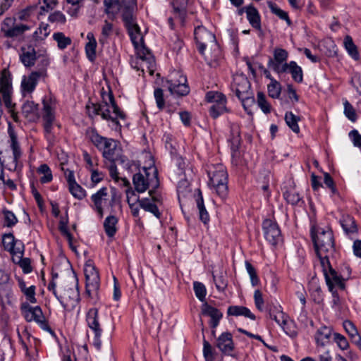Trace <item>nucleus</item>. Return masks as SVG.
<instances>
[{
	"label": "nucleus",
	"mask_w": 361,
	"mask_h": 361,
	"mask_svg": "<svg viewBox=\"0 0 361 361\" xmlns=\"http://www.w3.org/2000/svg\"><path fill=\"white\" fill-rule=\"evenodd\" d=\"M102 102L92 104V113L94 115H100L106 121H111V128L115 131H120L121 125L118 119L125 120L126 115L122 111L116 103L113 93L110 91L108 94L102 95Z\"/></svg>",
	"instance_id": "nucleus-1"
},
{
	"label": "nucleus",
	"mask_w": 361,
	"mask_h": 361,
	"mask_svg": "<svg viewBox=\"0 0 361 361\" xmlns=\"http://www.w3.org/2000/svg\"><path fill=\"white\" fill-rule=\"evenodd\" d=\"M133 182L137 192H144L150 188L149 190V197H152L154 201L161 203L163 201L162 197L156 190L159 186L158 171L156 168H149L148 169L144 168L142 172L134 174Z\"/></svg>",
	"instance_id": "nucleus-2"
},
{
	"label": "nucleus",
	"mask_w": 361,
	"mask_h": 361,
	"mask_svg": "<svg viewBox=\"0 0 361 361\" xmlns=\"http://www.w3.org/2000/svg\"><path fill=\"white\" fill-rule=\"evenodd\" d=\"M311 236L320 262L322 259H330V257H335L334 239L331 230H322L317 233H314L312 231Z\"/></svg>",
	"instance_id": "nucleus-3"
},
{
	"label": "nucleus",
	"mask_w": 361,
	"mask_h": 361,
	"mask_svg": "<svg viewBox=\"0 0 361 361\" xmlns=\"http://www.w3.org/2000/svg\"><path fill=\"white\" fill-rule=\"evenodd\" d=\"M90 140L97 149L102 152L103 157L106 159L111 162L124 161L120 156V149L115 140L103 137L94 130L91 133Z\"/></svg>",
	"instance_id": "nucleus-4"
},
{
	"label": "nucleus",
	"mask_w": 361,
	"mask_h": 361,
	"mask_svg": "<svg viewBox=\"0 0 361 361\" xmlns=\"http://www.w3.org/2000/svg\"><path fill=\"white\" fill-rule=\"evenodd\" d=\"M209 178V185L216 194L224 199L228 194V173L223 164L212 165L207 171Z\"/></svg>",
	"instance_id": "nucleus-5"
},
{
	"label": "nucleus",
	"mask_w": 361,
	"mask_h": 361,
	"mask_svg": "<svg viewBox=\"0 0 361 361\" xmlns=\"http://www.w3.org/2000/svg\"><path fill=\"white\" fill-rule=\"evenodd\" d=\"M30 27L21 23H16L13 17L6 18L1 24V32L4 37L11 39L20 38Z\"/></svg>",
	"instance_id": "nucleus-6"
},
{
	"label": "nucleus",
	"mask_w": 361,
	"mask_h": 361,
	"mask_svg": "<svg viewBox=\"0 0 361 361\" xmlns=\"http://www.w3.org/2000/svg\"><path fill=\"white\" fill-rule=\"evenodd\" d=\"M167 88L173 95L178 97L186 96L190 92V87L187 78L179 72H176L170 75V78L166 81Z\"/></svg>",
	"instance_id": "nucleus-7"
},
{
	"label": "nucleus",
	"mask_w": 361,
	"mask_h": 361,
	"mask_svg": "<svg viewBox=\"0 0 361 361\" xmlns=\"http://www.w3.org/2000/svg\"><path fill=\"white\" fill-rule=\"evenodd\" d=\"M320 264L329 291H333V290H335L336 287L341 290L344 289L345 284L343 282V278L333 269L330 260L329 259H322Z\"/></svg>",
	"instance_id": "nucleus-8"
},
{
	"label": "nucleus",
	"mask_w": 361,
	"mask_h": 361,
	"mask_svg": "<svg viewBox=\"0 0 361 361\" xmlns=\"http://www.w3.org/2000/svg\"><path fill=\"white\" fill-rule=\"evenodd\" d=\"M195 40L199 52L204 54L206 47L210 44H216V37L203 25H197L194 30Z\"/></svg>",
	"instance_id": "nucleus-9"
},
{
	"label": "nucleus",
	"mask_w": 361,
	"mask_h": 361,
	"mask_svg": "<svg viewBox=\"0 0 361 361\" xmlns=\"http://www.w3.org/2000/svg\"><path fill=\"white\" fill-rule=\"evenodd\" d=\"M86 280V293L90 296L99 288L100 279L97 269L92 261L86 262L84 268Z\"/></svg>",
	"instance_id": "nucleus-10"
},
{
	"label": "nucleus",
	"mask_w": 361,
	"mask_h": 361,
	"mask_svg": "<svg viewBox=\"0 0 361 361\" xmlns=\"http://www.w3.org/2000/svg\"><path fill=\"white\" fill-rule=\"evenodd\" d=\"M57 300L64 309H73L80 301V293L77 285L74 287H65Z\"/></svg>",
	"instance_id": "nucleus-11"
},
{
	"label": "nucleus",
	"mask_w": 361,
	"mask_h": 361,
	"mask_svg": "<svg viewBox=\"0 0 361 361\" xmlns=\"http://www.w3.org/2000/svg\"><path fill=\"white\" fill-rule=\"evenodd\" d=\"M22 310L25 311V318L27 322L35 321L40 327L50 333H53L43 314L42 309L39 306L30 307L28 305H23Z\"/></svg>",
	"instance_id": "nucleus-12"
},
{
	"label": "nucleus",
	"mask_w": 361,
	"mask_h": 361,
	"mask_svg": "<svg viewBox=\"0 0 361 361\" xmlns=\"http://www.w3.org/2000/svg\"><path fill=\"white\" fill-rule=\"evenodd\" d=\"M262 228L264 238L271 245L275 246L282 241L281 230L276 222L265 219L262 223Z\"/></svg>",
	"instance_id": "nucleus-13"
},
{
	"label": "nucleus",
	"mask_w": 361,
	"mask_h": 361,
	"mask_svg": "<svg viewBox=\"0 0 361 361\" xmlns=\"http://www.w3.org/2000/svg\"><path fill=\"white\" fill-rule=\"evenodd\" d=\"M288 53L286 50L281 48H276L274 50V57L269 58L267 66L277 74H283L284 71L283 65L287 63Z\"/></svg>",
	"instance_id": "nucleus-14"
},
{
	"label": "nucleus",
	"mask_w": 361,
	"mask_h": 361,
	"mask_svg": "<svg viewBox=\"0 0 361 361\" xmlns=\"http://www.w3.org/2000/svg\"><path fill=\"white\" fill-rule=\"evenodd\" d=\"M231 88L238 99L252 92L250 81L243 75L234 77Z\"/></svg>",
	"instance_id": "nucleus-15"
},
{
	"label": "nucleus",
	"mask_w": 361,
	"mask_h": 361,
	"mask_svg": "<svg viewBox=\"0 0 361 361\" xmlns=\"http://www.w3.org/2000/svg\"><path fill=\"white\" fill-rule=\"evenodd\" d=\"M13 281L10 274L4 270L0 269V300L6 299L8 302L12 297Z\"/></svg>",
	"instance_id": "nucleus-16"
},
{
	"label": "nucleus",
	"mask_w": 361,
	"mask_h": 361,
	"mask_svg": "<svg viewBox=\"0 0 361 361\" xmlns=\"http://www.w3.org/2000/svg\"><path fill=\"white\" fill-rule=\"evenodd\" d=\"M216 346L223 354L231 355L235 348L232 334L229 332L222 333L216 339Z\"/></svg>",
	"instance_id": "nucleus-17"
},
{
	"label": "nucleus",
	"mask_w": 361,
	"mask_h": 361,
	"mask_svg": "<svg viewBox=\"0 0 361 361\" xmlns=\"http://www.w3.org/2000/svg\"><path fill=\"white\" fill-rule=\"evenodd\" d=\"M22 114L31 122H36L40 117L39 105L32 101L25 102L21 107Z\"/></svg>",
	"instance_id": "nucleus-18"
},
{
	"label": "nucleus",
	"mask_w": 361,
	"mask_h": 361,
	"mask_svg": "<svg viewBox=\"0 0 361 361\" xmlns=\"http://www.w3.org/2000/svg\"><path fill=\"white\" fill-rule=\"evenodd\" d=\"M86 322L87 326L92 330L94 334L99 336L102 334V329L99 322L98 309L90 308L86 314Z\"/></svg>",
	"instance_id": "nucleus-19"
},
{
	"label": "nucleus",
	"mask_w": 361,
	"mask_h": 361,
	"mask_svg": "<svg viewBox=\"0 0 361 361\" xmlns=\"http://www.w3.org/2000/svg\"><path fill=\"white\" fill-rule=\"evenodd\" d=\"M150 197L151 198H138L137 202L140 208L144 209L145 212L152 214L157 219H160L161 217V213L159 212L157 204H161L162 202L159 203L157 201H154L152 197Z\"/></svg>",
	"instance_id": "nucleus-20"
},
{
	"label": "nucleus",
	"mask_w": 361,
	"mask_h": 361,
	"mask_svg": "<svg viewBox=\"0 0 361 361\" xmlns=\"http://www.w3.org/2000/svg\"><path fill=\"white\" fill-rule=\"evenodd\" d=\"M202 312L203 314L211 317L209 324L213 329H215L219 325L223 317V314L217 308L211 306L207 302L202 304Z\"/></svg>",
	"instance_id": "nucleus-21"
},
{
	"label": "nucleus",
	"mask_w": 361,
	"mask_h": 361,
	"mask_svg": "<svg viewBox=\"0 0 361 361\" xmlns=\"http://www.w3.org/2000/svg\"><path fill=\"white\" fill-rule=\"evenodd\" d=\"M188 0H173L171 5L175 18L180 20L182 26L184 25L187 16V5Z\"/></svg>",
	"instance_id": "nucleus-22"
},
{
	"label": "nucleus",
	"mask_w": 361,
	"mask_h": 361,
	"mask_svg": "<svg viewBox=\"0 0 361 361\" xmlns=\"http://www.w3.org/2000/svg\"><path fill=\"white\" fill-rule=\"evenodd\" d=\"M283 69H284L283 73H290L295 82L301 83L303 81L302 69L295 61H291L288 63H284Z\"/></svg>",
	"instance_id": "nucleus-23"
},
{
	"label": "nucleus",
	"mask_w": 361,
	"mask_h": 361,
	"mask_svg": "<svg viewBox=\"0 0 361 361\" xmlns=\"http://www.w3.org/2000/svg\"><path fill=\"white\" fill-rule=\"evenodd\" d=\"M8 133L9 135L10 147L13 152V162L16 165L18 163V159L20 158L22 152L20 150V145L18 142L17 135L12 128L11 123L8 124Z\"/></svg>",
	"instance_id": "nucleus-24"
},
{
	"label": "nucleus",
	"mask_w": 361,
	"mask_h": 361,
	"mask_svg": "<svg viewBox=\"0 0 361 361\" xmlns=\"http://www.w3.org/2000/svg\"><path fill=\"white\" fill-rule=\"evenodd\" d=\"M41 78L37 73L31 72L28 76H23L21 82V88L25 94V92L31 93L35 89V87Z\"/></svg>",
	"instance_id": "nucleus-25"
},
{
	"label": "nucleus",
	"mask_w": 361,
	"mask_h": 361,
	"mask_svg": "<svg viewBox=\"0 0 361 361\" xmlns=\"http://www.w3.org/2000/svg\"><path fill=\"white\" fill-rule=\"evenodd\" d=\"M42 104V118L43 120V127L53 126L55 121L54 110L46 99H43Z\"/></svg>",
	"instance_id": "nucleus-26"
},
{
	"label": "nucleus",
	"mask_w": 361,
	"mask_h": 361,
	"mask_svg": "<svg viewBox=\"0 0 361 361\" xmlns=\"http://www.w3.org/2000/svg\"><path fill=\"white\" fill-rule=\"evenodd\" d=\"M107 188L106 187L102 188L96 193L93 194L91 197V200L94 202L95 209L100 218L103 217L104 212L102 208V200H105L107 197Z\"/></svg>",
	"instance_id": "nucleus-27"
},
{
	"label": "nucleus",
	"mask_w": 361,
	"mask_h": 361,
	"mask_svg": "<svg viewBox=\"0 0 361 361\" xmlns=\"http://www.w3.org/2000/svg\"><path fill=\"white\" fill-rule=\"evenodd\" d=\"M247 19L250 25L257 30H261V17L257 9L252 4L248 5L247 9Z\"/></svg>",
	"instance_id": "nucleus-28"
},
{
	"label": "nucleus",
	"mask_w": 361,
	"mask_h": 361,
	"mask_svg": "<svg viewBox=\"0 0 361 361\" xmlns=\"http://www.w3.org/2000/svg\"><path fill=\"white\" fill-rule=\"evenodd\" d=\"M12 79L8 71L4 69L0 78V93L2 95L11 94Z\"/></svg>",
	"instance_id": "nucleus-29"
},
{
	"label": "nucleus",
	"mask_w": 361,
	"mask_h": 361,
	"mask_svg": "<svg viewBox=\"0 0 361 361\" xmlns=\"http://www.w3.org/2000/svg\"><path fill=\"white\" fill-rule=\"evenodd\" d=\"M21 62L26 67H31L35 64L37 56L34 48L29 47L27 49H22V54L20 56Z\"/></svg>",
	"instance_id": "nucleus-30"
},
{
	"label": "nucleus",
	"mask_w": 361,
	"mask_h": 361,
	"mask_svg": "<svg viewBox=\"0 0 361 361\" xmlns=\"http://www.w3.org/2000/svg\"><path fill=\"white\" fill-rule=\"evenodd\" d=\"M227 314L228 315L235 317L244 316L245 317H247L252 320H255L256 319L255 314H252L247 307L244 306H230L227 310Z\"/></svg>",
	"instance_id": "nucleus-31"
},
{
	"label": "nucleus",
	"mask_w": 361,
	"mask_h": 361,
	"mask_svg": "<svg viewBox=\"0 0 361 361\" xmlns=\"http://www.w3.org/2000/svg\"><path fill=\"white\" fill-rule=\"evenodd\" d=\"M196 192V203L199 212V218L201 221L204 224H207L209 221V215L204 207L203 197L200 189H197Z\"/></svg>",
	"instance_id": "nucleus-32"
},
{
	"label": "nucleus",
	"mask_w": 361,
	"mask_h": 361,
	"mask_svg": "<svg viewBox=\"0 0 361 361\" xmlns=\"http://www.w3.org/2000/svg\"><path fill=\"white\" fill-rule=\"evenodd\" d=\"M37 69L33 73H37V75L41 78H45L47 77V68L49 65V59L44 55L37 56Z\"/></svg>",
	"instance_id": "nucleus-33"
},
{
	"label": "nucleus",
	"mask_w": 361,
	"mask_h": 361,
	"mask_svg": "<svg viewBox=\"0 0 361 361\" xmlns=\"http://www.w3.org/2000/svg\"><path fill=\"white\" fill-rule=\"evenodd\" d=\"M340 221L343 231L347 235H350L357 233V226L353 216L350 215L343 216Z\"/></svg>",
	"instance_id": "nucleus-34"
},
{
	"label": "nucleus",
	"mask_w": 361,
	"mask_h": 361,
	"mask_svg": "<svg viewBox=\"0 0 361 361\" xmlns=\"http://www.w3.org/2000/svg\"><path fill=\"white\" fill-rule=\"evenodd\" d=\"M331 334L332 329L331 327L326 326L320 327L315 335L317 343L322 346L329 343Z\"/></svg>",
	"instance_id": "nucleus-35"
},
{
	"label": "nucleus",
	"mask_w": 361,
	"mask_h": 361,
	"mask_svg": "<svg viewBox=\"0 0 361 361\" xmlns=\"http://www.w3.org/2000/svg\"><path fill=\"white\" fill-rule=\"evenodd\" d=\"M87 38L89 42L85 45L86 56L91 62H94L96 59L97 42L92 33H88Z\"/></svg>",
	"instance_id": "nucleus-36"
},
{
	"label": "nucleus",
	"mask_w": 361,
	"mask_h": 361,
	"mask_svg": "<svg viewBox=\"0 0 361 361\" xmlns=\"http://www.w3.org/2000/svg\"><path fill=\"white\" fill-rule=\"evenodd\" d=\"M117 224L118 219L114 215H110L105 219L104 222V228L108 237L112 238L115 235L117 231Z\"/></svg>",
	"instance_id": "nucleus-37"
},
{
	"label": "nucleus",
	"mask_w": 361,
	"mask_h": 361,
	"mask_svg": "<svg viewBox=\"0 0 361 361\" xmlns=\"http://www.w3.org/2000/svg\"><path fill=\"white\" fill-rule=\"evenodd\" d=\"M138 55L140 59L147 63V67L148 68L149 73L152 74L154 71L153 68L155 66V61L149 50L142 48L138 51Z\"/></svg>",
	"instance_id": "nucleus-38"
},
{
	"label": "nucleus",
	"mask_w": 361,
	"mask_h": 361,
	"mask_svg": "<svg viewBox=\"0 0 361 361\" xmlns=\"http://www.w3.org/2000/svg\"><path fill=\"white\" fill-rule=\"evenodd\" d=\"M283 197L288 203L292 205H300L303 203L302 198L294 188H290L284 192Z\"/></svg>",
	"instance_id": "nucleus-39"
},
{
	"label": "nucleus",
	"mask_w": 361,
	"mask_h": 361,
	"mask_svg": "<svg viewBox=\"0 0 361 361\" xmlns=\"http://www.w3.org/2000/svg\"><path fill=\"white\" fill-rule=\"evenodd\" d=\"M104 4L106 8V13L111 17H114L122 8L119 0H104Z\"/></svg>",
	"instance_id": "nucleus-40"
},
{
	"label": "nucleus",
	"mask_w": 361,
	"mask_h": 361,
	"mask_svg": "<svg viewBox=\"0 0 361 361\" xmlns=\"http://www.w3.org/2000/svg\"><path fill=\"white\" fill-rule=\"evenodd\" d=\"M128 32L130 35V39L135 46H137L139 41L142 39L140 28L138 26L137 22L133 23L131 26L126 27Z\"/></svg>",
	"instance_id": "nucleus-41"
},
{
	"label": "nucleus",
	"mask_w": 361,
	"mask_h": 361,
	"mask_svg": "<svg viewBox=\"0 0 361 361\" xmlns=\"http://www.w3.org/2000/svg\"><path fill=\"white\" fill-rule=\"evenodd\" d=\"M228 111V109L226 107V102H219L218 103L213 104L209 109V114L214 119L224 113Z\"/></svg>",
	"instance_id": "nucleus-42"
},
{
	"label": "nucleus",
	"mask_w": 361,
	"mask_h": 361,
	"mask_svg": "<svg viewBox=\"0 0 361 361\" xmlns=\"http://www.w3.org/2000/svg\"><path fill=\"white\" fill-rule=\"evenodd\" d=\"M344 46L349 55L355 60H358L360 58L357 48L354 44L351 37L347 35L344 39Z\"/></svg>",
	"instance_id": "nucleus-43"
},
{
	"label": "nucleus",
	"mask_w": 361,
	"mask_h": 361,
	"mask_svg": "<svg viewBox=\"0 0 361 361\" xmlns=\"http://www.w3.org/2000/svg\"><path fill=\"white\" fill-rule=\"evenodd\" d=\"M2 100L5 106L7 108L8 113L15 122L19 121L18 112L16 111V104L12 103L11 94L2 95Z\"/></svg>",
	"instance_id": "nucleus-44"
},
{
	"label": "nucleus",
	"mask_w": 361,
	"mask_h": 361,
	"mask_svg": "<svg viewBox=\"0 0 361 361\" xmlns=\"http://www.w3.org/2000/svg\"><path fill=\"white\" fill-rule=\"evenodd\" d=\"M122 20L126 27L131 26L133 23H136V19L134 16V8L133 7L126 6L124 8L122 13Z\"/></svg>",
	"instance_id": "nucleus-45"
},
{
	"label": "nucleus",
	"mask_w": 361,
	"mask_h": 361,
	"mask_svg": "<svg viewBox=\"0 0 361 361\" xmlns=\"http://www.w3.org/2000/svg\"><path fill=\"white\" fill-rule=\"evenodd\" d=\"M285 121L288 126L295 133L300 132V128L298 122L300 118L294 115L291 111L286 112L285 114Z\"/></svg>",
	"instance_id": "nucleus-46"
},
{
	"label": "nucleus",
	"mask_w": 361,
	"mask_h": 361,
	"mask_svg": "<svg viewBox=\"0 0 361 361\" xmlns=\"http://www.w3.org/2000/svg\"><path fill=\"white\" fill-rule=\"evenodd\" d=\"M37 172L39 174H43V176L40 178V182L42 183H47L52 180L53 176L49 166L46 164H42L39 166Z\"/></svg>",
	"instance_id": "nucleus-47"
},
{
	"label": "nucleus",
	"mask_w": 361,
	"mask_h": 361,
	"mask_svg": "<svg viewBox=\"0 0 361 361\" xmlns=\"http://www.w3.org/2000/svg\"><path fill=\"white\" fill-rule=\"evenodd\" d=\"M13 262L20 266L24 274H29L32 271V267L30 258H23V256H20L18 259L13 258Z\"/></svg>",
	"instance_id": "nucleus-48"
},
{
	"label": "nucleus",
	"mask_w": 361,
	"mask_h": 361,
	"mask_svg": "<svg viewBox=\"0 0 361 361\" xmlns=\"http://www.w3.org/2000/svg\"><path fill=\"white\" fill-rule=\"evenodd\" d=\"M53 38L57 42V46L60 49H66L72 42L71 39L68 37H66L63 32L54 33Z\"/></svg>",
	"instance_id": "nucleus-49"
},
{
	"label": "nucleus",
	"mask_w": 361,
	"mask_h": 361,
	"mask_svg": "<svg viewBox=\"0 0 361 361\" xmlns=\"http://www.w3.org/2000/svg\"><path fill=\"white\" fill-rule=\"evenodd\" d=\"M2 243L6 250L13 252L14 251V246L16 243V240L11 233H5L2 235Z\"/></svg>",
	"instance_id": "nucleus-50"
},
{
	"label": "nucleus",
	"mask_w": 361,
	"mask_h": 361,
	"mask_svg": "<svg viewBox=\"0 0 361 361\" xmlns=\"http://www.w3.org/2000/svg\"><path fill=\"white\" fill-rule=\"evenodd\" d=\"M113 32V25L112 23L105 20L104 24L102 29L101 37L99 39V42L102 44H104L107 42V39Z\"/></svg>",
	"instance_id": "nucleus-51"
},
{
	"label": "nucleus",
	"mask_w": 361,
	"mask_h": 361,
	"mask_svg": "<svg viewBox=\"0 0 361 361\" xmlns=\"http://www.w3.org/2000/svg\"><path fill=\"white\" fill-rule=\"evenodd\" d=\"M269 8H270L271 13L277 16L280 19L286 20L288 25L291 24V21L288 17V13L286 11L281 10L276 4L269 3Z\"/></svg>",
	"instance_id": "nucleus-52"
},
{
	"label": "nucleus",
	"mask_w": 361,
	"mask_h": 361,
	"mask_svg": "<svg viewBox=\"0 0 361 361\" xmlns=\"http://www.w3.org/2000/svg\"><path fill=\"white\" fill-rule=\"evenodd\" d=\"M206 100L208 102L216 104L219 102H226V97L221 92L216 91H209L206 94Z\"/></svg>",
	"instance_id": "nucleus-53"
},
{
	"label": "nucleus",
	"mask_w": 361,
	"mask_h": 361,
	"mask_svg": "<svg viewBox=\"0 0 361 361\" xmlns=\"http://www.w3.org/2000/svg\"><path fill=\"white\" fill-rule=\"evenodd\" d=\"M2 214L4 215V226L11 228L17 224L18 219L13 212L6 209H4L2 210Z\"/></svg>",
	"instance_id": "nucleus-54"
},
{
	"label": "nucleus",
	"mask_w": 361,
	"mask_h": 361,
	"mask_svg": "<svg viewBox=\"0 0 361 361\" xmlns=\"http://www.w3.org/2000/svg\"><path fill=\"white\" fill-rule=\"evenodd\" d=\"M269 97L272 98H278L280 96L281 86V84L275 79H271V82L267 87Z\"/></svg>",
	"instance_id": "nucleus-55"
},
{
	"label": "nucleus",
	"mask_w": 361,
	"mask_h": 361,
	"mask_svg": "<svg viewBox=\"0 0 361 361\" xmlns=\"http://www.w3.org/2000/svg\"><path fill=\"white\" fill-rule=\"evenodd\" d=\"M68 188L72 195L78 200L83 199L86 195L85 190L76 182L68 185Z\"/></svg>",
	"instance_id": "nucleus-56"
},
{
	"label": "nucleus",
	"mask_w": 361,
	"mask_h": 361,
	"mask_svg": "<svg viewBox=\"0 0 361 361\" xmlns=\"http://www.w3.org/2000/svg\"><path fill=\"white\" fill-rule=\"evenodd\" d=\"M239 99L240 100L245 111H247L248 114H251L252 112L250 108L252 107L255 103L253 92H251L250 95H245L239 98Z\"/></svg>",
	"instance_id": "nucleus-57"
},
{
	"label": "nucleus",
	"mask_w": 361,
	"mask_h": 361,
	"mask_svg": "<svg viewBox=\"0 0 361 361\" xmlns=\"http://www.w3.org/2000/svg\"><path fill=\"white\" fill-rule=\"evenodd\" d=\"M193 288L196 297L201 301H205V296L207 293L204 285L200 282L195 281L193 283Z\"/></svg>",
	"instance_id": "nucleus-58"
},
{
	"label": "nucleus",
	"mask_w": 361,
	"mask_h": 361,
	"mask_svg": "<svg viewBox=\"0 0 361 361\" xmlns=\"http://www.w3.org/2000/svg\"><path fill=\"white\" fill-rule=\"evenodd\" d=\"M53 126L44 127V137L48 142V149H51L56 142V137L52 132Z\"/></svg>",
	"instance_id": "nucleus-59"
},
{
	"label": "nucleus",
	"mask_w": 361,
	"mask_h": 361,
	"mask_svg": "<svg viewBox=\"0 0 361 361\" xmlns=\"http://www.w3.org/2000/svg\"><path fill=\"white\" fill-rule=\"evenodd\" d=\"M257 104L264 114L270 113V104L267 102L265 95L262 92L257 93Z\"/></svg>",
	"instance_id": "nucleus-60"
},
{
	"label": "nucleus",
	"mask_w": 361,
	"mask_h": 361,
	"mask_svg": "<svg viewBox=\"0 0 361 361\" xmlns=\"http://www.w3.org/2000/svg\"><path fill=\"white\" fill-rule=\"evenodd\" d=\"M68 223V217H66L65 219H61L59 221V229L60 232L61 233V234L67 238L70 245H71L73 236L68 229V227H67Z\"/></svg>",
	"instance_id": "nucleus-61"
},
{
	"label": "nucleus",
	"mask_w": 361,
	"mask_h": 361,
	"mask_svg": "<svg viewBox=\"0 0 361 361\" xmlns=\"http://www.w3.org/2000/svg\"><path fill=\"white\" fill-rule=\"evenodd\" d=\"M203 355L205 361H213L214 356L212 347L210 343L203 338Z\"/></svg>",
	"instance_id": "nucleus-62"
},
{
	"label": "nucleus",
	"mask_w": 361,
	"mask_h": 361,
	"mask_svg": "<svg viewBox=\"0 0 361 361\" xmlns=\"http://www.w3.org/2000/svg\"><path fill=\"white\" fill-rule=\"evenodd\" d=\"M334 341L336 343L338 347L342 350H347L349 347L347 338L341 334L334 333Z\"/></svg>",
	"instance_id": "nucleus-63"
},
{
	"label": "nucleus",
	"mask_w": 361,
	"mask_h": 361,
	"mask_svg": "<svg viewBox=\"0 0 361 361\" xmlns=\"http://www.w3.org/2000/svg\"><path fill=\"white\" fill-rule=\"evenodd\" d=\"M343 328L350 338V340L359 334L355 324L350 320H345L343 323Z\"/></svg>",
	"instance_id": "nucleus-64"
}]
</instances>
